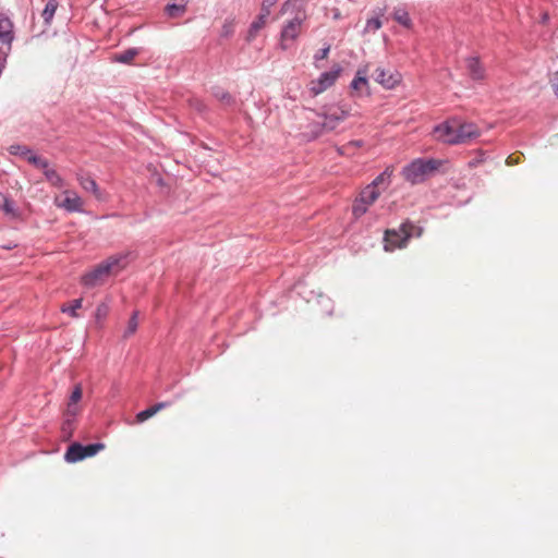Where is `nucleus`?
I'll use <instances>...</instances> for the list:
<instances>
[{"label":"nucleus","instance_id":"obj_1","mask_svg":"<svg viewBox=\"0 0 558 558\" xmlns=\"http://www.w3.org/2000/svg\"><path fill=\"white\" fill-rule=\"evenodd\" d=\"M440 165L441 161L437 159L417 158L403 167L402 177L411 184H420L432 177Z\"/></svg>","mask_w":558,"mask_h":558},{"label":"nucleus","instance_id":"obj_2","mask_svg":"<svg viewBox=\"0 0 558 558\" xmlns=\"http://www.w3.org/2000/svg\"><path fill=\"white\" fill-rule=\"evenodd\" d=\"M422 228L416 227L410 221L403 222L398 230H387L385 232V251L402 248L407 245L409 239L413 235L421 236Z\"/></svg>","mask_w":558,"mask_h":558},{"label":"nucleus","instance_id":"obj_3","mask_svg":"<svg viewBox=\"0 0 558 558\" xmlns=\"http://www.w3.org/2000/svg\"><path fill=\"white\" fill-rule=\"evenodd\" d=\"M306 20L304 10H299L295 16L289 20L282 27L280 34V46L283 50L290 48L291 44L299 37L302 31L303 23Z\"/></svg>","mask_w":558,"mask_h":558},{"label":"nucleus","instance_id":"obj_4","mask_svg":"<svg viewBox=\"0 0 558 558\" xmlns=\"http://www.w3.org/2000/svg\"><path fill=\"white\" fill-rule=\"evenodd\" d=\"M318 117L323 118L324 122L316 125L317 131H315L313 137L320 136L325 131H333L349 117V110L342 107L329 108L327 111L318 113Z\"/></svg>","mask_w":558,"mask_h":558},{"label":"nucleus","instance_id":"obj_5","mask_svg":"<svg viewBox=\"0 0 558 558\" xmlns=\"http://www.w3.org/2000/svg\"><path fill=\"white\" fill-rule=\"evenodd\" d=\"M341 73L339 65L333 66L330 71L324 72L317 80L310 83V90L314 96L324 93L327 88L332 86Z\"/></svg>","mask_w":558,"mask_h":558},{"label":"nucleus","instance_id":"obj_6","mask_svg":"<svg viewBox=\"0 0 558 558\" xmlns=\"http://www.w3.org/2000/svg\"><path fill=\"white\" fill-rule=\"evenodd\" d=\"M480 136L478 128L473 123H459L456 121V144L466 143Z\"/></svg>","mask_w":558,"mask_h":558},{"label":"nucleus","instance_id":"obj_7","mask_svg":"<svg viewBox=\"0 0 558 558\" xmlns=\"http://www.w3.org/2000/svg\"><path fill=\"white\" fill-rule=\"evenodd\" d=\"M108 276H110L108 266L102 262L82 277V283L86 287H95L101 283Z\"/></svg>","mask_w":558,"mask_h":558},{"label":"nucleus","instance_id":"obj_8","mask_svg":"<svg viewBox=\"0 0 558 558\" xmlns=\"http://www.w3.org/2000/svg\"><path fill=\"white\" fill-rule=\"evenodd\" d=\"M434 134L438 141L447 144H456V121L444 122L434 128Z\"/></svg>","mask_w":558,"mask_h":558},{"label":"nucleus","instance_id":"obj_9","mask_svg":"<svg viewBox=\"0 0 558 558\" xmlns=\"http://www.w3.org/2000/svg\"><path fill=\"white\" fill-rule=\"evenodd\" d=\"M131 256V252H123L108 257L106 260H104V263L106 266H108L110 275L117 274L128 266Z\"/></svg>","mask_w":558,"mask_h":558},{"label":"nucleus","instance_id":"obj_10","mask_svg":"<svg viewBox=\"0 0 558 558\" xmlns=\"http://www.w3.org/2000/svg\"><path fill=\"white\" fill-rule=\"evenodd\" d=\"M65 197L58 202L56 201L57 206L64 208L70 213H82L83 211V201L75 192L65 191Z\"/></svg>","mask_w":558,"mask_h":558},{"label":"nucleus","instance_id":"obj_11","mask_svg":"<svg viewBox=\"0 0 558 558\" xmlns=\"http://www.w3.org/2000/svg\"><path fill=\"white\" fill-rule=\"evenodd\" d=\"M465 70L468 75L476 82H481L486 76V71L477 57H469L465 59Z\"/></svg>","mask_w":558,"mask_h":558},{"label":"nucleus","instance_id":"obj_12","mask_svg":"<svg viewBox=\"0 0 558 558\" xmlns=\"http://www.w3.org/2000/svg\"><path fill=\"white\" fill-rule=\"evenodd\" d=\"M374 80L385 88H393L400 82L398 73L388 72L383 68H377L373 74Z\"/></svg>","mask_w":558,"mask_h":558},{"label":"nucleus","instance_id":"obj_13","mask_svg":"<svg viewBox=\"0 0 558 558\" xmlns=\"http://www.w3.org/2000/svg\"><path fill=\"white\" fill-rule=\"evenodd\" d=\"M352 90H354L359 96L369 95L368 90V80H367V69H359L356 71L355 77L350 84Z\"/></svg>","mask_w":558,"mask_h":558},{"label":"nucleus","instance_id":"obj_14","mask_svg":"<svg viewBox=\"0 0 558 558\" xmlns=\"http://www.w3.org/2000/svg\"><path fill=\"white\" fill-rule=\"evenodd\" d=\"M85 458H86V456H85V451L83 449V445H81L78 442L72 444L68 448L65 456H64L65 461L70 462V463L78 462Z\"/></svg>","mask_w":558,"mask_h":558},{"label":"nucleus","instance_id":"obj_15","mask_svg":"<svg viewBox=\"0 0 558 558\" xmlns=\"http://www.w3.org/2000/svg\"><path fill=\"white\" fill-rule=\"evenodd\" d=\"M393 169L391 167H387L378 177L374 179V181L369 185H374L375 189H387L391 182Z\"/></svg>","mask_w":558,"mask_h":558},{"label":"nucleus","instance_id":"obj_16","mask_svg":"<svg viewBox=\"0 0 558 558\" xmlns=\"http://www.w3.org/2000/svg\"><path fill=\"white\" fill-rule=\"evenodd\" d=\"M77 180L82 189L86 192L93 193L97 198H100L99 187L93 178L88 175H78Z\"/></svg>","mask_w":558,"mask_h":558},{"label":"nucleus","instance_id":"obj_17","mask_svg":"<svg viewBox=\"0 0 558 558\" xmlns=\"http://www.w3.org/2000/svg\"><path fill=\"white\" fill-rule=\"evenodd\" d=\"M138 48H129L120 53L113 56V61L124 64H130L136 56H138Z\"/></svg>","mask_w":558,"mask_h":558},{"label":"nucleus","instance_id":"obj_18","mask_svg":"<svg viewBox=\"0 0 558 558\" xmlns=\"http://www.w3.org/2000/svg\"><path fill=\"white\" fill-rule=\"evenodd\" d=\"M267 19L268 17H266L265 14H258L257 17L252 22L247 35L248 41L253 40L257 33L266 25Z\"/></svg>","mask_w":558,"mask_h":558},{"label":"nucleus","instance_id":"obj_19","mask_svg":"<svg viewBox=\"0 0 558 558\" xmlns=\"http://www.w3.org/2000/svg\"><path fill=\"white\" fill-rule=\"evenodd\" d=\"M380 195V191L375 189L374 185H367L361 193L360 198L367 203L368 205H372Z\"/></svg>","mask_w":558,"mask_h":558},{"label":"nucleus","instance_id":"obj_20","mask_svg":"<svg viewBox=\"0 0 558 558\" xmlns=\"http://www.w3.org/2000/svg\"><path fill=\"white\" fill-rule=\"evenodd\" d=\"M0 210L11 217H16V209L14 202L9 198L5 194L0 192Z\"/></svg>","mask_w":558,"mask_h":558},{"label":"nucleus","instance_id":"obj_21","mask_svg":"<svg viewBox=\"0 0 558 558\" xmlns=\"http://www.w3.org/2000/svg\"><path fill=\"white\" fill-rule=\"evenodd\" d=\"M186 1L180 0L179 3H169L166 5L165 11L169 17H178L185 12Z\"/></svg>","mask_w":558,"mask_h":558},{"label":"nucleus","instance_id":"obj_22","mask_svg":"<svg viewBox=\"0 0 558 558\" xmlns=\"http://www.w3.org/2000/svg\"><path fill=\"white\" fill-rule=\"evenodd\" d=\"M12 39V25L10 21L7 19L0 20V40L7 44L11 43Z\"/></svg>","mask_w":558,"mask_h":558},{"label":"nucleus","instance_id":"obj_23","mask_svg":"<svg viewBox=\"0 0 558 558\" xmlns=\"http://www.w3.org/2000/svg\"><path fill=\"white\" fill-rule=\"evenodd\" d=\"M57 9H58V1L57 0H48V2L45 5V9L41 13V16H43L45 23L49 24L52 21Z\"/></svg>","mask_w":558,"mask_h":558},{"label":"nucleus","instance_id":"obj_24","mask_svg":"<svg viewBox=\"0 0 558 558\" xmlns=\"http://www.w3.org/2000/svg\"><path fill=\"white\" fill-rule=\"evenodd\" d=\"M44 174L46 179L56 187L63 186V179L58 174L54 169H50L49 166L44 168Z\"/></svg>","mask_w":558,"mask_h":558},{"label":"nucleus","instance_id":"obj_25","mask_svg":"<svg viewBox=\"0 0 558 558\" xmlns=\"http://www.w3.org/2000/svg\"><path fill=\"white\" fill-rule=\"evenodd\" d=\"M393 19L402 26L407 28L412 27V20L409 13L403 9H398L393 13Z\"/></svg>","mask_w":558,"mask_h":558},{"label":"nucleus","instance_id":"obj_26","mask_svg":"<svg viewBox=\"0 0 558 558\" xmlns=\"http://www.w3.org/2000/svg\"><path fill=\"white\" fill-rule=\"evenodd\" d=\"M83 300L82 299H75L71 301L68 305H63L61 307V311L63 313H68L72 317H78L77 310L82 307Z\"/></svg>","mask_w":558,"mask_h":558},{"label":"nucleus","instance_id":"obj_27","mask_svg":"<svg viewBox=\"0 0 558 558\" xmlns=\"http://www.w3.org/2000/svg\"><path fill=\"white\" fill-rule=\"evenodd\" d=\"M26 153H29V156H27V161L34 165L37 168L44 169L49 166V162L47 159H44L37 155H35L31 149H26Z\"/></svg>","mask_w":558,"mask_h":558},{"label":"nucleus","instance_id":"obj_28","mask_svg":"<svg viewBox=\"0 0 558 558\" xmlns=\"http://www.w3.org/2000/svg\"><path fill=\"white\" fill-rule=\"evenodd\" d=\"M214 96L227 106H230L234 102L233 97L227 90L219 87L214 90Z\"/></svg>","mask_w":558,"mask_h":558},{"label":"nucleus","instance_id":"obj_29","mask_svg":"<svg viewBox=\"0 0 558 558\" xmlns=\"http://www.w3.org/2000/svg\"><path fill=\"white\" fill-rule=\"evenodd\" d=\"M368 206L369 205L367 203L363 202L360 197H357L352 207L353 216L355 218H360L367 211Z\"/></svg>","mask_w":558,"mask_h":558},{"label":"nucleus","instance_id":"obj_30","mask_svg":"<svg viewBox=\"0 0 558 558\" xmlns=\"http://www.w3.org/2000/svg\"><path fill=\"white\" fill-rule=\"evenodd\" d=\"M73 429H74V420L64 417V421L61 426L62 436L65 439H70L73 435Z\"/></svg>","mask_w":558,"mask_h":558},{"label":"nucleus","instance_id":"obj_31","mask_svg":"<svg viewBox=\"0 0 558 558\" xmlns=\"http://www.w3.org/2000/svg\"><path fill=\"white\" fill-rule=\"evenodd\" d=\"M137 316H138L137 312H134L132 314L131 318L129 319L128 327H126V330L124 332V337H129V336L133 335L136 331L137 326H138Z\"/></svg>","mask_w":558,"mask_h":558},{"label":"nucleus","instance_id":"obj_32","mask_svg":"<svg viewBox=\"0 0 558 558\" xmlns=\"http://www.w3.org/2000/svg\"><path fill=\"white\" fill-rule=\"evenodd\" d=\"M383 23L379 17H372L366 21V25L364 28L365 33H375L381 27Z\"/></svg>","mask_w":558,"mask_h":558},{"label":"nucleus","instance_id":"obj_33","mask_svg":"<svg viewBox=\"0 0 558 558\" xmlns=\"http://www.w3.org/2000/svg\"><path fill=\"white\" fill-rule=\"evenodd\" d=\"M105 448V445L101 442L90 444L87 446H83L86 458L93 457L98 453L100 450Z\"/></svg>","mask_w":558,"mask_h":558},{"label":"nucleus","instance_id":"obj_34","mask_svg":"<svg viewBox=\"0 0 558 558\" xmlns=\"http://www.w3.org/2000/svg\"><path fill=\"white\" fill-rule=\"evenodd\" d=\"M109 313V305L105 302L98 304L96 312H95V318L97 322L104 320Z\"/></svg>","mask_w":558,"mask_h":558},{"label":"nucleus","instance_id":"obj_35","mask_svg":"<svg viewBox=\"0 0 558 558\" xmlns=\"http://www.w3.org/2000/svg\"><path fill=\"white\" fill-rule=\"evenodd\" d=\"M234 33V23L233 21H226L220 31V37L229 38Z\"/></svg>","mask_w":558,"mask_h":558},{"label":"nucleus","instance_id":"obj_36","mask_svg":"<svg viewBox=\"0 0 558 558\" xmlns=\"http://www.w3.org/2000/svg\"><path fill=\"white\" fill-rule=\"evenodd\" d=\"M362 142L361 141H351L347 145H343L342 147L338 148V151L340 155H350V151L352 148L361 147Z\"/></svg>","mask_w":558,"mask_h":558},{"label":"nucleus","instance_id":"obj_37","mask_svg":"<svg viewBox=\"0 0 558 558\" xmlns=\"http://www.w3.org/2000/svg\"><path fill=\"white\" fill-rule=\"evenodd\" d=\"M78 412H80V408H78L77 403L72 404V403L68 402L66 409L64 412V417L75 420V416L78 414Z\"/></svg>","mask_w":558,"mask_h":558},{"label":"nucleus","instance_id":"obj_38","mask_svg":"<svg viewBox=\"0 0 558 558\" xmlns=\"http://www.w3.org/2000/svg\"><path fill=\"white\" fill-rule=\"evenodd\" d=\"M155 414H156V412H155L154 408L150 407V408H147V409L141 411L140 413H137L136 420H137V422L142 423V422H145L146 420L150 418Z\"/></svg>","mask_w":558,"mask_h":558},{"label":"nucleus","instance_id":"obj_39","mask_svg":"<svg viewBox=\"0 0 558 558\" xmlns=\"http://www.w3.org/2000/svg\"><path fill=\"white\" fill-rule=\"evenodd\" d=\"M82 395H83L82 386L78 384L74 387L68 402L72 403V404L78 403L80 400L82 399Z\"/></svg>","mask_w":558,"mask_h":558},{"label":"nucleus","instance_id":"obj_40","mask_svg":"<svg viewBox=\"0 0 558 558\" xmlns=\"http://www.w3.org/2000/svg\"><path fill=\"white\" fill-rule=\"evenodd\" d=\"M277 0H264L262 2L259 14H265L266 17L270 15L271 8L276 4Z\"/></svg>","mask_w":558,"mask_h":558},{"label":"nucleus","instance_id":"obj_41","mask_svg":"<svg viewBox=\"0 0 558 558\" xmlns=\"http://www.w3.org/2000/svg\"><path fill=\"white\" fill-rule=\"evenodd\" d=\"M330 51V46H327L325 48H322L319 51L316 52V54L314 56V59L315 61H319V60H323V59H326L328 53Z\"/></svg>","mask_w":558,"mask_h":558},{"label":"nucleus","instance_id":"obj_42","mask_svg":"<svg viewBox=\"0 0 558 558\" xmlns=\"http://www.w3.org/2000/svg\"><path fill=\"white\" fill-rule=\"evenodd\" d=\"M550 83L555 95L558 97V71L554 74Z\"/></svg>","mask_w":558,"mask_h":558},{"label":"nucleus","instance_id":"obj_43","mask_svg":"<svg viewBox=\"0 0 558 558\" xmlns=\"http://www.w3.org/2000/svg\"><path fill=\"white\" fill-rule=\"evenodd\" d=\"M170 403L169 402H159L153 405L156 413H158L160 410L167 408Z\"/></svg>","mask_w":558,"mask_h":558},{"label":"nucleus","instance_id":"obj_44","mask_svg":"<svg viewBox=\"0 0 558 558\" xmlns=\"http://www.w3.org/2000/svg\"><path fill=\"white\" fill-rule=\"evenodd\" d=\"M290 5H291V0L286 1V2L282 4V7H281V13H282V14H283V13H286V12L289 10Z\"/></svg>","mask_w":558,"mask_h":558},{"label":"nucleus","instance_id":"obj_45","mask_svg":"<svg viewBox=\"0 0 558 558\" xmlns=\"http://www.w3.org/2000/svg\"><path fill=\"white\" fill-rule=\"evenodd\" d=\"M317 124H318V123H312V124L310 125V128H311V136H310V140H315V138H316V137H313V136H314L315 131H317V126H316Z\"/></svg>","mask_w":558,"mask_h":558},{"label":"nucleus","instance_id":"obj_46","mask_svg":"<svg viewBox=\"0 0 558 558\" xmlns=\"http://www.w3.org/2000/svg\"><path fill=\"white\" fill-rule=\"evenodd\" d=\"M17 149L20 150L21 155H23L27 159V156H29V153H26V149H28V148L19 146Z\"/></svg>","mask_w":558,"mask_h":558},{"label":"nucleus","instance_id":"obj_47","mask_svg":"<svg viewBox=\"0 0 558 558\" xmlns=\"http://www.w3.org/2000/svg\"><path fill=\"white\" fill-rule=\"evenodd\" d=\"M17 149L20 150L21 155H23L27 159V156H29V153H26V149H28V148L19 146Z\"/></svg>","mask_w":558,"mask_h":558},{"label":"nucleus","instance_id":"obj_48","mask_svg":"<svg viewBox=\"0 0 558 558\" xmlns=\"http://www.w3.org/2000/svg\"><path fill=\"white\" fill-rule=\"evenodd\" d=\"M507 163H508V165H512V163H513V158H512V156H509V157L507 158Z\"/></svg>","mask_w":558,"mask_h":558}]
</instances>
